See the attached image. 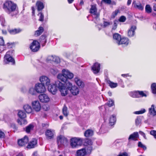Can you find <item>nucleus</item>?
<instances>
[{
	"instance_id": "1",
	"label": "nucleus",
	"mask_w": 156,
	"mask_h": 156,
	"mask_svg": "<svg viewBox=\"0 0 156 156\" xmlns=\"http://www.w3.org/2000/svg\"><path fill=\"white\" fill-rule=\"evenodd\" d=\"M58 79L60 80L65 83L64 84L67 85L68 83V71L67 70L63 69L61 73H59L57 76Z\"/></svg>"
},
{
	"instance_id": "2",
	"label": "nucleus",
	"mask_w": 156,
	"mask_h": 156,
	"mask_svg": "<svg viewBox=\"0 0 156 156\" xmlns=\"http://www.w3.org/2000/svg\"><path fill=\"white\" fill-rule=\"evenodd\" d=\"M56 84L61 92L62 95L63 96H65L68 93V87L67 85L64 84L63 85L59 80L56 81Z\"/></svg>"
},
{
	"instance_id": "3",
	"label": "nucleus",
	"mask_w": 156,
	"mask_h": 156,
	"mask_svg": "<svg viewBox=\"0 0 156 156\" xmlns=\"http://www.w3.org/2000/svg\"><path fill=\"white\" fill-rule=\"evenodd\" d=\"M83 139L80 137H73L70 140V144L72 148H76L81 146L83 144Z\"/></svg>"
},
{
	"instance_id": "4",
	"label": "nucleus",
	"mask_w": 156,
	"mask_h": 156,
	"mask_svg": "<svg viewBox=\"0 0 156 156\" xmlns=\"http://www.w3.org/2000/svg\"><path fill=\"white\" fill-rule=\"evenodd\" d=\"M4 8L6 10L10 12L15 10L16 5L11 1H7L4 4Z\"/></svg>"
},
{
	"instance_id": "5",
	"label": "nucleus",
	"mask_w": 156,
	"mask_h": 156,
	"mask_svg": "<svg viewBox=\"0 0 156 156\" xmlns=\"http://www.w3.org/2000/svg\"><path fill=\"white\" fill-rule=\"evenodd\" d=\"M91 7L90 12L92 14L95 22L97 23V22L99 20V14L97 12V10L95 5H91Z\"/></svg>"
},
{
	"instance_id": "6",
	"label": "nucleus",
	"mask_w": 156,
	"mask_h": 156,
	"mask_svg": "<svg viewBox=\"0 0 156 156\" xmlns=\"http://www.w3.org/2000/svg\"><path fill=\"white\" fill-rule=\"evenodd\" d=\"M57 141L58 147L62 145L67 146V139L63 136L60 135L57 137Z\"/></svg>"
},
{
	"instance_id": "7",
	"label": "nucleus",
	"mask_w": 156,
	"mask_h": 156,
	"mask_svg": "<svg viewBox=\"0 0 156 156\" xmlns=\"http://www.w3.org/2000/svg\"><path fill=\"white\" fill-rule=\"evenodd\" d=\"M69 90L73 95H77L79 94L80 90L79 88L76 86L69 82Z\"/></svg>"
},
{
	"instance_id": "8",
	"label": "nucleus",
	"mask_w": 156,
	"mask_h": 156,
	"mask_svg": "<svg viewBox=\"0 0 156 156\" xmlns=\"http://www.w3.org/2000/svg\"><path fill=\"white\" fill-rule=\"evenodd\" d=\"M35 88L37 92L39 93H43L46 90L44 85L43 83H37L35 84Z\"/></svg>"
},
{
	"instance_id": "9",
	"label": "nucleus",
	"mask_w": 156,
	"mask_h": 156,
	"mask_svg": "<svg viewBox=\"0 0 156 156\" xmlns=\"http://www.w3.org/2000/svg\"><path fill=\"white\" fill-rule=\"evenodd\" d=\"M40 48V44L36 40H34L30 46V48L32 51L36 52L38 51Z\"/></svg>"
},
{
	"instance_id": "10",
	"label": "nucleus",
	"mask_w": 156,
	"mask_h": 156,
	"mask_svg": "<svg viewBox=\"0 0 156 156\" xmlns=\"http://www.w3.org/2000/svg\"><path fill=\"white\" fill-rule=\"evenodd\" d=\"M136 29V27L135 25L131 26L128 30L127 36L130 37L134 36L135 34V30Z\"/></svg>"
},
{
	"instance_id": "11",
	"label": "nucleus",
	"mask_w": 156,
	"mask_h": 156,
	"mask_svg": "<svg viewBox=\"0 0 156 156\" xmlns=\"http://www.w3.org/2000/svg\"><path fill=\"white\" fill-rule=\"evenodd\" d=\"M40 81L41 82V83H43L44 85L45 84L46 86L50 85V79L45 76H42L40 77Z\"/></svg>"
},
{
	"instance_id": "12",
	"label": "nucleus",
	"mask_w": 156,
	"mask_h": 156,
	"mask_svg": "<svg viewBox=\"0 0 156 156\" xmlns=\"http://www.w3.org/2000/svg\"><path fill=\"white\" fill-rule=\"evenodd\" d=\"M58 87L56 84V82L53 85H49L48 87L49 91L53 94H56L57 90Z\"/></svg>"
},
{
	"instance_id": "13",
	"label": "nucleus",
	"mask_w": 156,
	"mask_h": 156,
	"mask_svg": "<svg viewBox=\"0 0 156 156\" xmlns=\"http://www.w3.org/2000/svg\"><path fill=\"white\" fill-rule=\"evenodd\" d=\"M32 106L33 109L36 112L39 111L41 109V106L38 101H35L32 103Z\"/></svg>"
},
{
	"instance_id": "14",
	"label": "nucleus",
	"mask_w": 156,
	"mask_h": 156,
	"mask_svg": "<svg viewBox=\"0 0 156 156\" xmlns=\"http://www.w3.org/2000/svg\"><path fill=\"white\" fill-rule=\"evenodd\" d=\"M100 64L98 62L95 63L93 66L92 69L94 74L98 73L100 70Z\"/></svg>"
},
{
	"instance_id": "15",
	"label": "nucleus",
	"mask_w": 156,
	"mask_h": 156,
	"mask_svg": "<svg viewBox=\"0 0 156 156\" xmlns=\"http://www.w3.org/2000/svg\"><path fill=\"white\" fill-rule=\"evenodd\" d=\"M9 52H8L4 57L5 61L6 63L9 62H12L13 64L15 63V61L14 59L11 56L9 55Z\"/></svg>"
},
{
	"instance_id": "16",
	"label": "nucleus",
	"mask_w": 156,
	"mask_h": 156,
	"mask_svg": "<svg viewBox=\"0 0 156 156\" xmlns=\"http://www.w3.org/2000/svg\"><path fill=\"white\" fill-rule=\"evenodd\" d=\"M40 101L42 102H47L49 101V98L46 94H41L39 96Z\"/></svg>"
},
{
	"instance_id": "17",
	"label": "nucleus",
	"mask_w": 156,
	"mask_h": 156,
	"mask_svg": "<svg viewBox=\"0 0 156 156\" xmlns=\"http://www.w3.org/2000/svg\"><path fill=\"white\" fill-rule=\"evenodd\" d=\"M28 142V139L27 136H25L23 138L18 141V143L19 146H22L27 144Z\"/></svg>"
},
{
	"instance_id": "18",
	"label": "nucleus",
	"mask_w": 156,
	"mask_h": 156,
	"mask_svg": "<svg viewBox=\"0 0 156 156\" xmlns=\"http://www.w3.org/2000/svg\"><path fill=\"white\" fill-rule=\"evenodd\" d=\"M133 5L135 8L140 10H143L144 8V5H142L140 2L136 3L135 1H133Z\"/></svg>"
},
{
	"instance_id": "19",
	"label": "nucleus",
	"mask_w": 156,
	"mask_h": 156,
	"mask_svg": "<svg viewBox=\"0 0 156 156\" xmlns=\"http://www.w3.org/2000/svg\"><path fill=\"white\" fill-rule=\"evenodd\" d=\"M130 43L129 39L126 37L121 38L120 43L118 44H124L125 46L128 45Z\"/></svg>"
},
{
	"instance_id": "20",
	"label": "nucleus",
	"mask_w": 156,
	"mask_h": 156,
	"mask_svg": "<svg viewBox=\"0 0 156 156\" xmlns=\"http://www.w3.org/2000/svg\"><path fill=\"white\" fill-rule=\"evenodd\" d=\"M75 82L76 84L80 87L83 88L84 87V83L79 78L76 77L74 79Z\"/></svg>"
},
{
	"instance_id": "21",
	"label": "nucleus",
	"mask_w": 156,
	"mask_h": 156,
	"mask_svg": "<svg viewBox=\"0 0 156 156\" xmlns=\"http://www.w3.org/2000/svg\"><path fill=\"white\" fill-rule=\"evenodd\" d=\"M87 154L86 150L85 148H82L77 151V156H85Z\"/></svg>"
},
{
	"instance_id": "22",
	"label": "nucleus",
	"mask_w": 156,
	"mask_h": 156,
	"mask_svg": "<svg viewBox=\"0 0 156 156\" xmlns=\"http://www.w3.org/2000/svg\"><path fill=\"white\" fill-rule=\"evenodd\" d=\"M45 135L48 139H51L54 137V134L51 130H47L45 132Z\"/></svg>"
},
{
	"instance_id": "23",
	"label": "nucleus",
	"mask_w": 156,
	"mask_h": 156,
	"mask_svg": "<svg viewBox=\"0 0 156 156\" xmlns=\"http://www.w3.org/2000/svg\"><path fill=\"white\" fill-rule=\"evenodd\" d=\"M116 121V117L115 115H112L109 119V124L111 126L114 125Z\"/></svg>"
},
{
	"instance_id": "24",
	"label": "nucleus",
	"mask_w": 156,
	"mask_h": 156,
	"mask_svg": "<svg viewBox=\"0 0 156 156\" xmlns=\"http://www.w3.org/2000/svg\"><path fill=\"white\" fill-rule=\"evenodd\" d=\"M37 144V140L35 139H33L29 143L27 146V148H34Z\"/></svg>"
},
{
	"instance_id": "25",
	"label": "nucleus",
	"mask_w": 156,
	"mask_h": 156,
	"mask_svg": "<svg viewBox=\"0 0 156 156\" xmlns=\"http://www.w3.org/2000/svg\"><path fill=\"white\" fill-rule=\"evenodd\" d=\"M149 113L153 115H156V107L154 105H152L151 107L149 108Z\"/></svg>"
},
{
	"instance_id": "26",
	"label": "nucleus",
	"mask_w": 156,
	"mask_h": 156,
	"mask_svg": "<svg viewBox=\"0 0 156 156\" xmlns=\"http://www.w3.org/2000/svg\"><path fill=\"white\" fill-rule=\"evenodd\" d=\"M113 38L115 42L118 44L120 43V41L121 39V36L118 33H115L113 35Z\"/></svg>"
},
{
	"instance_id": "27",
	"label": "nucleus",
	"mask_w": 156,
	"mask_h": 156,
	"mask_svg": "<svg viewBox=\"0 0 156 156\" xmlns=\"http://www.w3.org/2000/svg\"><path fill=\"white\" fill-rule=\"evenodd\" d=\"M138 133L137 132H134L130 135L128 138L129 140H135L138 137Z\"/></svg>"
},
{
	"instance_id": "28",
	"label": "nucleus",
	"mask_w": 156,
	"mask_h": 156,
	"mask_svg": "<svg viewBox=\"0 0 156 156\" xmlns=\"http://www.w3.org/2000/svg\"><path fill=\"white\" fill-rule=\"evenodd\" d=\"M37 7V9L38 11L42 10L44 8V5L43 3L40 1H37L36 3Z\"/></svg>"
},
{
	"instance_id": "29",
	"label": "nucleus",
	"mask_w": 156,
	"mask_h": 156,
	"mask_svg": "<svg viewBox=\"0 0 156 156\" xmlns=\"http://www.w3.org/2000/svg\"><path fill=\"white\" fill-rule=\"evenodd\" d=\"M107 83L108 85L111 88H115L118 85L117 83H114L110 80H108Z\"/></svg>"
},
{
	"instance_id": "30",
	"label": "nucleus",
	"mask_w": 156,
	"mask_h": 156,
	"mask_svg": "<svg viewBox=\"0 0 156 156\" xmlns=\"http://www.w3.org/2000/svg\"><path fill=\"white\" fill-rule=\"evenodd\" d=\"M23 109L26 112L28 113H31L32 111L31 107L28 105H25L23 106Z\"/></svg>"
},
{
	"instance_id": "31",
	"label": "nucleus",
	"mask_w": 156,
	"mask_h": 156,
	"mask_svg": "<svg viewBox=\"0 0 156 156\" xmlns=\"http://www.w3.org/2000/svg\"><path fill=\"white\" fill-rule=\"evenodd\" d=\"M9 33L11 34H15L20 33L21 31V30L20 29H15L8 30Z\"/></svg>"
},
{
	"instance_id": "32",
	"label": "nucleus",
	"mask_w": 156,
	"mask_h": 156,
	"mask_svg": "<svg viewBox=\"0 0 156 156\" xmlns=\"http://www.w3.org/2000/svg\"><path fill=\"white\" fill-rule=\"evenodd\" d=\"M93 134V131L91 129H88L84 133V136L86 137L91 136Z\"/></svg>"
},
{
	"instance_id": "33",
	"label": "nucleus",
	"mask_w": 156,
	"mask_h": 156,
	"mask_svg": "<svg viewBox=\"0 0 156 156\" xmlns=\"http://www.w3.org/2000/svg\"><path fill=\"white\" fill-rule=\"evenodd\" d=\"M129 94L130 96L133 98H138V91L130 92Z\"/></svg>"
},
{
	"instance_id": "34",
	"label": "nucleus",
	"mask_w": 156,
	"mask_h": 156,
	"mask_svg": "<svg viewBox=\"0 0 156 156\" xmlns=\"http://www.w3.org/2000/svg\"><path fill=\"white\" fill-rule=\"evenodd\" d=\"M44 31V29L42 27H40L39 29L36 31L35 35L36 36H39Z\"/></svg>"
},
{
	"instance_id": "35",
	"label": "nucleus",
	"mask_w": 156,
	"mask_h": 156,
	"mask_svg": "<svg viewBox=\"0 0 156 156\" xmlns=\"http://www.w3.org/2000/svg\"><path fill=\"white\" fill-rule=\"evenodd\" d=\"M151 89L152 93L156 94V83H153L151 85Z\"/></svg>"
},
{
	"instance_id": "36",
	"label": "nucleus",
	"mask_w": 156,
	"mask_h": 156,
	"mask_svg": "<svg viewBox=\"0 0 156 156\" xmlns=\"http://www.w3.org/2000/svg\"><path fill=\"white\" fill-rule=\"evenodd\" d=\"M29 92L32 95H35L36 94L37 91L35 88L31 87L29 89Z\"/></svg>"
},
{
	"instance_id": "37",
	"label": "nucleus",
	"mask_w": 156,
	"mask_h": 156,
	"mask_svg": "<svg viewBox=\"0 0 156 156\" xmlns=\"http://www.w3.org/2000/svg\"><path fill=\"white\" fill-rule=\"evenodd\" d=\"M18 115L22 119L25 118L26 116V114L22 111H19L18 112Z\"/></svg>"
},
{
	"instance_id": "38",
	"label": "nucleus",
	"mask_w": 156,
	"mask_h": 156,
	"mask_svg": "<svg viewBox=\"0 0 156 156\" xmlns=\"http://www.w3.org/2000/svg\"><path fill=\"white\" fill-rule=\"evenodd\" d=\"M146 12L148 13H151L152 12V9L149 5H146L145 8Z\"/></svg>"
},
{
	"instance_id": "39",
	"label": "nucleus",
	"mask_w": 156,
	"mask_h": 156,
	"mask_svg": "<svg viewBox=\"0 0 156 156\" xmlns=\"http://www.w3.org/2000/svg\"><path fill=\"white\" fill-rule=\"evenodd\" d=\"M34 128V126L32 124H30L26 127L25 131L27 133H30V131L32 130Z\"/></svg>"
},
{
	"instance_id": "40",
	"label": "nucleus",
	"mask_w": 156,
	"mask_h": 156,
	"mask_svg": "<svg viewBox=\"0 0 156 156\" xmlns=\"http://www.w3.org/2000/svg\"><path fill=\"white\" fill-rule=\"evenodd\" d=\"M17 122L21 126H22L27 123V121L24 119H18Z\"/></svg>"
},
{
	"instance_id": "41",
	"label": "nucleus",
	"mask_w": 156,
	"mask_h": 156,
	"mask_svg": "<svg viewBox=\"0 0 156 156\" xmlns=\"http://www.w3.org/2000/svg\"><path fill=\"white\" fill-rule=\"evenodd\" d=\"M145 112L146 110L145 109H142L140 110L134 112L133 113L135 114L139 115L142 114Z\"/></svg>"
},
{
	"instance_id": "42",
	"label": "nucleus",
	"mask_w": 156,
	"mask_h": 156,
	"mask_svg": "<svg viewBox=\"0 0 156 156\" xmlns=\"http://www.w3.org/2000/svg\"><path fill=\"white\" fill-rule=\"evenodd\" d=\"M67 109V107L65 105H64L62 109L63 113L66 117L68 115Z\"/></svg>"
},
{
	"instance_id": "43",
	"label": "nucleus",
	"mask_w": 156,
	"mask_h": 156,
	"mask_svg": "<svg viewBox=\"0 0 156 156\" xmlns=\"http://www.w3.org/2000/svg\"><path fill=\"white\" fill-rule=\"evenodd\" d=\"M119 13V9L116 10L112 13L111 16V18H114Z\"/></svg>"
},
{
	"instance_id": "44",
	"label": "nucleus",
	"mask_w": 156,
	"mask_h": 156,
	"mask_svg": "<svg viewBox=\"0 0 156 156\" xmlns=\"http://www.w3.org/2000/svg\"><path fill=\"white\" fill-rule=\"evenodd\" d=\"M138 98L143 97H146V95L143 91H138Z\"/></svg>"
},
{
	"instance_id": "45",
	"label": "nucleus",
	"mask_w": 156,
	"mask_h": 156,
	"mask_svg": "<svg viewBox=\"0 0 156 156\" xmlns=\"http://www.w3.org/2000/svg\"><path fill=\"white\" fill-rule=\"evenodd\" d=\"M107 104L109 107L112 106L114 105V102L111 99H109Z\"/></svg>"
},
{
	"instance_id": "46",
	"label": "nucleus",
	"mask_w": 156,
	"mask_h": 156,
	"mask_svg": "<svg viewBox=\"0 0 156 156\" xmlns=\"http://www.w3.org/2000/svg\"><path fill=\"white\" fill-rule=\"evenodd\" d=\"M53 62L57 63H59L60 62V59L58 57L55 56L54 57Z\"/></svg>"
},
{
	"instance_id": "47",
	"label": "nucleus",
	"mask_w": 156,
	"mask_h": 156,
	"mask_svg": "<svg viewBox=\"0 0 156 156\" xmlns=\"http://www.w3.org/2000/svg\"><path fill=\"white\" fill-rule=\"evenodd\" d=\"M112 23L110 22L104 21L103 23V26L104 27H108L112 24Z\"/></svg>"
},
{
	"instance_id": "48",
	"label": "nucleus",
	"mask_w": 156,
	"mask_h": 156,
	"mask_svg": "<svg viewBox=\"0 0 156 156\" xmlns=\"http://www.w3.org/2000/svg\"><path fill=\"white\" fill-rule=\"evenodd\" d=\"M54 57L52 55L48 56L47 58V62H51L52 61L53 62Z\"/></svg>"
},
{
	"instance_id": "49",
	"label": "nucleus",
	"mask_w": 156,
	"mask_h": 156,
	"mask_svg": "<svg viewBox=\"0 0 156 156\" xmlns=\"http://www.w3.org/2000/svg\"><path fill=\"white\" fill-rule=\"evenodd\" d=\"M40 15V18L39 20L41 21H43L44 20V16L43 14L41 12H40L38 14V15Z\"/></svg>"
},
{
	"instance_id": "50",
	"label": "nucleus",
	"mask_w": 156,
	"mask_h": 156,
	"mask_svg": "<svg viewBox=\"0 0 156 156\" xmlns=\"http://www.w3.org/2000/svg\"><path fill=\"white\" fill-rule=\"evenodd\" d=\"M126 19V18L125 16H122L119 18V20L120 22H123L125 21Z\"/></svg>"
},
{
	"instance_id": "51",
	"label": "nucleus",
	"mask_w": 156,
	"mask_h": 156,
	"mask_svg": "<svg viewBox=\"0 0 156 156\" xmlns=\"http://www.w3.org/2000/svg\"><path fill=\"white\" fill-rule=\"evenodd\" d=\"M135 122L136 125L138 126L141 124V120L140 119L137 118L136 119Z\"/></svg>"
},
{
	"instance_id": "52",
	"label": "nucleus",
	"mask_w": 156,
	"mask_h": 156,
	"mask_svg": "<svg viewBox=\"0 0 156 156\" xmlns=\"http://www.w3.org/2000/svg\"><path fill=\"white\" fill-rule=\"evenodd\" d=\"M40 39L41 40V41H42V42H44V43H46V36L44 35H42L41 36L40 38Z\"/></svg>"
},
{
	"instance_id": "53",
	"label": "nucleus",
	"mask_w": 156,
	"mask_h": 156,
	"mask_svg": "<svg viewBox=\"0 0 156 156\" xmlns=\"http://www.w3.org/2000/svg\"><path fill=\"white\" fill-rule=\"evenodd\" d=\"M150 134L154 136L155 138L156 139V131L152 130L151 131Z\"/></svg>"
},
{
	"instance_id": "54",
	"label": "nucleus",
	"mask_w": 156,
	"mask_h": 156,
	"mask_svg": "<svg viewBox=\"0 0 156 156\" xmlns=\"http://www.w3.org/2000/svg\"><path fill=\"white\" fill-rule=\"evenodd\" d=\"M92 150V147L91 146H90L87 147V153H90L91 151Z\"/></svg>"
},
{
	"instance_id": "55",
	"label": "nucleus",
	"mask_w": 156,
	"mask_h": 156,
	"mask_svg": "<svg viewBox=\"0 0 156 156\" xmlns=\"http://www.w3.org/2000/svg\"><path fill=\"white\" fill-rule=\"evenodd\" d=\"M86 144H87V145L91 146L92 144V142L91 140H87L86 142Z\"/></svg>"
},
{
	"instance_id": "56",
	"label": "nucleus",
	"mask_w": 156,
	"mask_h": 156,
	"mask_svg": "<svg viewBox=\"0 0 156 156\" xmlns=\"http://www.w3.org/2000/svg\"><path fill=\"white\" fill-rule=\"evenodd\" d=\"M42 109L45 111H47L49 109V108L48 106L45 105L43 106Z\"/></svg>"
},
{
	"instance_id": "57",
	"label": "nucleus",
	"mask_w": 156,
	"mask_h": 156,
	"mask_svg": "<svg viewBox=\"0 0 156 156\" xmlns=\"http://www.w3.org/2000/svg\"><path fill=\"white\" fill-rule=\"evenodd\" d=\"M5 136V134L4 133L0 130V138L4 137Z\"/></svg>"
},
{
	"instance_id": "58",
	"label": "nucleus",
	"mask_w": 156,
	"mask_h": 156,
	"mask_svg": "<svg viewBox=\"0 0 156 156\" xmlns=\"http://www.w3.org/2000/svg\"><path fill=\"white\" fill-rule=\"evenodd\" d=\"M117 24L116 23H115L114 24V25L113 26V27L112 28V30H115L117 28Z\"/></svg>"
},
{
	"instance_id": "59",
	"label": "nucleus",
	"mask_w": 156,
	"mask_h": 156,
	"mask_svg": "<svg viewBox=\"0 0 156 156\" xmlns=\"http://www.w3.org/2000/svg\"><path fill=\"white\" fill-rule=\"evenodd\" d=\"M4 44V41L2 38H0V45H3Z\"/></svg>"
},
{
	"instance_id": "60",
	"label": "nucleus",
	"mask_w": 156,
	"mask_h": 156,
	"mask_svg": "<svg viewBox=\"0 0 156 156\" xmlns=\"http://www.w3.org/2000/svg\"><path fill=\"white\" fill-rule=\"evenodd\" d=\"M102 2L108 4H110L111 2V0H102Z\"/></svg>"
},
{
	"instance_id": "61",
	"label": "nucleus",
	"mask_w": 156,
	"mask_h": 156,
	"mask_svg": "<svg viewBox=\"0 0 156 156\" xmlns=\"http://www.w3.org/2000/svg\"><path fill=\"white\" fill-rule=\"evenodd\" d=\"M73 77V74L72 73L69 72V79H71Z\"/></svg>"
},
{
	"instance_id": "62",
	"label": "nucleus",
	"mask_w": 156,
	"mask_h": 156,
	"mask_svg": "<svg viewBox=\"0 0 156 156\" xmlns=\"http://www.w3.org/2000/svg\"><path fill=\"white\" fill-rule=\"evenodd\" d=\"M51 72L54 75H55L57 73V71L53 69H52L51 70Z\"/></svg>"
},
{
	"instance_id": "63",
	"label": "nucleus",
	"mask_w": 156,
	"mask_h": 156,
	"mask_svg": "<svg viewBox=\"0 0 156 156\" xmlns=\"http://www.w3.org/2000/svg\"><path fill=\"white\" fill-rule=\"evenodd\" d=\"M139 133L140 135H142L145 139H146L145 134L143 132L141 131H140L139 132Z\"/></svg>"
},
{
	"instance_id": "64",
	"label": "nucleus",
	"mask_w": 156,
	"mask_h": 156,
	"mask_svg": "<svg viewBox=\"0 0 156 156\" xmlns=\"http://www.w3.org/2000/svg\"><path fill=\"white\" fill-rule=\"evenodd\" d=\"M119 156H127V154L125 152L123 153L119 154Z\"/></svg>"
}]
</instances>
